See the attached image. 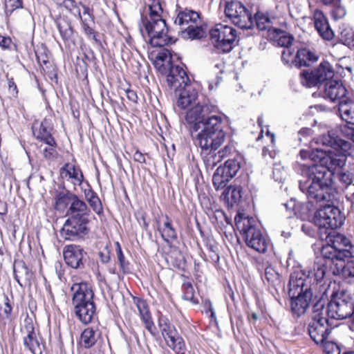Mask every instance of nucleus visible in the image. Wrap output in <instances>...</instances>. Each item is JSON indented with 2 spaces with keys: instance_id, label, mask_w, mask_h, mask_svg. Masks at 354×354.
<instances>
[{
  "instance_id": "1",
  "label": "nucleus",
  "mask_w": 354,
  "mask_h": 354,
  "mask_svg": "<svg viewBox=\"0 0 354 354\" xmlns=\"http://www.w3.org/2000/svg\"><path fill=\"white\" fill-rule=\"evenodd\" d=\"M218 107L210 104L192 107L185 115L192 132L200 131L196 139L203 151H215L224 142L226 133L223 127V118L216 115Z\"/></svg>"
},
{
  "instance_id": "2",
  "label": "nucleus",
  "mask_w": 354,
  "mask_h": 354,
  "mask_svg": "<svg viewBox=\"0 0 354 354\" xmlns=\"http://www.w3.org/2000/svg\"><path fill=\"white\" fill-rule=\"evenodd\" d=\"M332 177L325 167L313 164L302 170L299 187L312 203L330 202L335 193Z\"/></svg>"
},
{
  "instance_id": "3",
  "label": "nucleus",
  "mask_w": 354,
  "mask_h": 354,
  "mask_svg": "<svg viewBox=\"0 0 354 354\" xmlns=\"http://www.w3.org/2000/svg\"><path fill=\"white\" fill-rule=\"evenodd\" d=\"M71 290L73 292L72 304L74 306L75 315L82 323L89 324L96 310L93 290L84 282L74 283Z\"/></svg>"
},
{
  "instance_id": "4",
  "label": "nucleus",
  "mask_w": 354,
  "mask_h": 354,
  "mask_svg": "<svg viewBox=\"0 0 354 354\" xmlns=\"http://www.w3.org/2000/svg\"><path fill=\"white\" fill-rule=\"evenodd\" d=\"M324 302L318 301L313 307L308 331L310 338L317 344L324 343L333 328V324L325 314Z\"/></svg>"
},
{
  "instance_id": "5",
  "label": "nucleus",
  "mask_w": 354,
  "mask_h": 354,
  "mask_svg": "<svg viewBox=\"0 0 354 354\" xmlns=\"http://www.w3.org/2000/svg\"><path fill=\"white\" fill-rule=\"evenodd\" d=\"M324 311V314L330 319H346L354 315V301L344 291L335 292Z\"/></svg>"
},
{
  "instance_id": "6",
  "label": "nucleus",
  "mask_w": 354,
  "mask_h": 354,
  "mask_svg": "<svg viewBox=\"0 0 354 354\" xmlns=\"http://www.w3.org/2000/svg\"><path fill=\"white\" fill-rule=\"evenodd\" d=\"M253 223L252 218L236 219V227L242 234L246 245L259 252H265L267 250V241Z\"/></svg>"
},
{
  "instance_id": "7",
  "label": "nucleus",
  "mask_w": 354,
  "mask_h": 354,
  "mask_svg": "<svg viewBox=\"0 0 354 354\" xmlns=\"http://www.w3.org/2000/svg\"><path fill=\"white\" fill-rule=\"evenodd\" d=\"M142 22L150 37V44L153 47H163L174 42L167 35V25L162 15L158 17H142Z\"/></svg>"
},
{
  "instance_id": "8",
  "label": "nucleus",
  "mask_w": 354,
  "mask_h": 354,
  "mask_svg": "<svg viewBox=\"0 0 354 354\" xmlns=\"http://www.w3.org/2000/svg\"><path fill=\"white\" fill-rule=\"evenodd\" d=\"M333 249L329 246H322L321 249V257H317L314 261L313 267L307 271L308 277L311 280L314 278L315 281L318 283L322 281L324 277L329 274L333 275V267L336 260L335 257L328 255Z\"/></svg>"
},
{
  "instance_id": "9",
  "label": "nucleus",
  "mask_w": 354,
  "mask_h": 354,
  "mask_svg": "<svg viewBox=\"0 0 354 354\" xmlns=\"http://www.w3.org/2000/svg\"><path fill=\"white\" fill-rule=\"evenodd\" d=\"M225 13L235 26L241 29H250L254 25L252 13L240 1L227 2Z\"/></svg>"
},
{
  "instance_id": "10",
  "label": "nucleus",
  "mask_w": 354,
  "mask_h": 354,
  "mask_svg": "<svg viewBox=\"0 0 354 354\" xmlns=\"http://www.w3.org/2000/svg\"><path fill=\"white\" fill-rule=\"evenodd\" d=\"M212 42L214 46L223 53L230 52L234 46L236 38V31L232 27L216 24L209 31Z\"/></svg>"
},
{
  "instance_id": "11",
  "label": "nucleus",
  "mask_w": 354,
  "mask_h": 354,
  "mask_svg": "<svg viewBox=\"0 0 354 354\" xmlns=\"http://www.w3.org/2000/svg\"><path fill=\"white\" fill-rule=\"evenodd\" d=\"M344 218L339 208L327 205L317 211L315 223L319 228L334 230L343 225Z\"/></svg>"
},
{
  "instance_id": "12",
  "label": "nucleus",
  "mask_w": 354,
  "mask_h": 354,
  "mask_svg": "<svg viewBox=\"0 0 354 354\" xmlns=\"http://www.w3.org/2000/svg\"><path fill=\"white\" fill-rule=\"evenodd\" d=\"M300 76L302 84L311 87L332 80L334 71L328 62H323L314 71L310 72L304 71L301 73Z\"/></svg>"
},
{
  "instance_id": "13",
  "label": "nucleus",
  "mask_w": 354,
  "mask_h": 354,
  "mask_svg": "<svg viewBox=\"0 0 354 354\" xmlns=\"http://www.w3.org/2000/svg\"><path fill=\"white\" fill-rule=\"evenodd\" d=\"M88 222L89 218H86L68 217L60 230V234L65 240L82 239L88 232Z\"/></svg>"
},
{
  "instance_id": "14",
  "label": "nucleus",
  "mask_w": 354,
  "mask_h": 354,
  "mask_svg": "<svg viewBox=\"0 0 354 354\" xmlns=\"http://www.w3.org/2000/svg\"><path fill=\"white\" fill-rule=\"evenodd\" d=\"M332 257H335L336 262L333 267V275H342L345 278L354 277V260L350 259L354 257V248L350 251L336 252L331 250ZM331 255V253H328Z\"/></svg>"
},
{
  "instance_id": "15",
  "label": "nucleus",
  "mask_w": 354,
  "mask_h": 354,
  "mask_svg": "<svg viewBox=\"0 0 354 354\" xmlns=\"http://www.w3.org/2000/svg\"><path fill=\"white\" fill-rule=\"evenodd\" d=\"M66 263L74 269H82L84 267L87 253L78 245H66L63 252Z\"/></svg>"
},
{
  "instance_id": "16",
  "label": "nucleus",
  "mask_w": 354,
  "mask_h": 354,
  "mask_svg": "<svg viewBox=\"0 0 354 354\" xmlns=\"http://www.w3.org/2000/svg\"><path fill=\"white\" fill-rule=\"evenodd\" d=\"M310 282L311 280L304 270L291 274L288 283L289 297H295L297 293L312 291Z\"/></svg>"
},
{
  "instance_id": "17",
  "label": "nucleus",
  "mask_w": 354,
  "mask_h": 354,
  "mask_svg": "<svg viewBox=\"0 0 354 354\" xmlns=\"http://www.w3.org/2000/svg\"><path fill=\"white\" fill-rule=\"evenodd\" d=\"M168 86L176 92L189 86V79L184 69L179 66H171L167 71Z\"/></svg>"
},
{
  "instance_id": "18",
  "label": "nucleus",
  "mask_w": 354,
  "mask_h": 354,
  "mask_svg": "<svg viewBox=\"0 0 354 354\" xmlns=\"http://www.w3.org/2000/svg\"><path fill=\"white\" fill-rule=\"evenodd\" d=\"M320 165L317 166H323L327 171L333 174V171L337 168H342L345 165L346 162V156L341 152H331L324 153L321 151L320 156H317Z\"/></svg>"
},
{
  "instance_id": "19",
  "label": "nucleus",
  "mask_w": 354,
  "mask_h": 354,
  "mask_svg": "<svg viewBox=\"0 0 354 354\" xmlns=\"http://www.w3.org/2000/svg\"><path fill=\"white\" fill-rule=\"evenodd\" d=\"M347 90L341 81L329 80L324 84V97L333 102H339L346 97Z\"/></svg>"
},
{
  "instance_id": "20",
  "label": "nucleus",
  "mask_w": 354,
  "mask_h": 354,
  "mask_svg": "<svg viewBox=\"0 0 354 354\" xmlns=\"http://www.w3.org/2000/svg\"><path fill=\"white\" fill-rule=\"evenodd\" d=\"M313 292L297 293L295 297H290V307L292 313L297 316L304 314L313 299Z\"/></svg>"
},
{
  "instance_id": "21",
  "label": "nucleus",
  "mask_w": 354,
  "mask_h": 354,
  "mask_svg": "<svg viewBox=\"0 0 354 354\" xmlns=\"http://www.w3.org/2000/svg\"><path fill=\"white\" fill-rule=\"evenodd\" d=\"M13 272L15 279L21 287L30 285L33 274L24 261H15L13 265Z\"/></svg>"
},
{
  "instance_id": "22",
  "label": "nucleus",
  "mask_w": 354,
  "mask_h": 354,
  "mask_svg": "<svg viewBox=\"0 0 354 354\" xmlns=\"http://www.w3.org/2000/svg\"><path fill=\"white\" fill-rule=\"evenodd\" d=\"M314 24L319 35L325 40H331L334 32L329 26L327 18L321 11L316 10L314 13Z\"/></svg>"
},
{
  "instance_id": "23",
  "label": "nucleus",
  "mask_w": 354,
  "mask_h": 354,
  "mask_svg": "<svg viewBox=\"0 0 354 354\" xmlns=\"http://www.w3.org/2000/svg\"><path fill=\"white\" fill-rule=\"evenodd\" d=\"M91 210L84 201L80 200L76 195L71 205L69 206L66 215L68 217H77L89 218Z\"/></svg>"
},
{
  "instance_id": "24",
  "label": "nucleus",
  "mask_w": 354,
  "mask_h": 354,
  "mask_svg": "<svg viewBox=\"0 0 354 354\" xmlns=\"http://www.w3.org/2000/svg\"><path fill=\"white\" fill-rule=\"evenodd\" d=\"M157 228L166 243H171L177 239V231L173 225L171 219L167 216H165V220L162 223L158 222Z\"/></svg>"
},
{
  "instance_id": "25",
  "label": "nucleus",
  "mask_w": 354,
  "mask_h": 354,
  "mask_svg": "<svg viewBox=\"0 0 354 354\" xmlns=\"http://www.w3.org/2000/svg\"><path fill=\"white\" fill-rule=\"evenodd\" d=\"M318 60V55L314 50L308 48H301L297 51L292 63L297 67L308 66L311 63Z\"/></svg>"
},
{
  "instance_id": "26",
  "label": "nucleus",
  "mask_w": 354,
  "mask_h": 354,
  "mask_svg": "<svg viewBox=\"0 0 354 354\" xmlns=\"http://www.w3.org/2000/svg\"><path fill=\"white\" fill-rule=\"evenodd\" d=\"M317 142L335 149L346 150L349 147V143L347 141L339 138L332 131H328V133L321 136L318 138Z\"/></svg>"
},
{
  "instance_id": "27",
  "label": "nucleus",
  "mask_w": 354,
  "mask_h": 354,
  "mask_svg": "<svg viewBox=\"0 0 354 354\" xmlns=\"http://www.w3.org/2000/svg\"><path fill=\"white\" fill-rule=\"evenodd\" d=\"M32 133L37 140H40L47 145H55V140L50 133L46 120H44L38 127L35 124L33 125Z\"/></svg>"
},
{
  "instance_id": "28",
  "label": "nucleus",
  "mask_w": 354,
  "mask_h": 354,
  "mask_svg": "<svg viewBox=\"0 0 354 354\" xmlns=\"http://www.w3.org/2000/svg\"><path fill=\"white\" fill-rule=\"evenodd\" d=\"M338 111L342 120L354 125V100L348 98L340 101Z\"/></svg>"
},
{
  "instance_id": "29",
  "label": "nucleus",
  "mask_w": 354,
  "mask_h": 354,
  "mask_svg": "<svg viewBox=\"0 0 354 354\" xmlns=\"http://www.w3.org/2000/svg\"><path fill=\"white\" fill-rule=\"evenodd\" d=\"M324 246L331 247L336 252L351 251L354 249L350 240L344 234L337 233L333 236L332 244H327Z\"/></svg>"
},
{
  "instance_id": "30",
  "label": "nucleus",
  "mask_w": 354,
  "mask_h": 354,
  "mask_svg": "<svg viewBox=\"0 0 354 354\" xmlns=\"http://www.w3.org/2000/svg\"><path fill=\"white\" fill-rule=\"evenodd\" d=\"M179 92V97L177 101V104L181 109H186L192 103L195 102L197 99V93L189 86L183 88Z\"/></svg>"
},
{
  "instance_id": "31",
  "label": "nucleus",
  "mask_w": 354,
  "mask_h": 354,
  "mask_svg": "<svg viewBox=\"0 0 354 354\" xmlns=\"http://www.w3.org/2000/svg\"><path fill=\"white\" fill-rule=\"evenodd\" d=\"M199 18V14L198 12L191 10L185 9L178 13L174 23L180 26H188L190 24H196Z\"/></svg>"
},
{
  "instance_id": "32",
  "label": "nucleus",
  "mask_w": 354,
  "mask_h": 354,
  "mask_svg": "<svg viewBox=\"0 0 354 354\" xmlns=\"http://www.w3.org/2000/svg\"><path fill=\"white\" fill-rule=\"evenodd\" d=\"M232 178L223 166L218 167L212 177L214 188L217 190L224 188Z\"/></svg>"
},
{
  "instance_id": "33",
  "label": "nucleus",
  "mask_w": 354,
  "mask_h": 354,
  "mask_svg": "<svg viewBox=\"0 0 354 354\" xmlns=\"http://www.w3.org/2000/svg\"><path fill=\"white\" fill-rule=\"evenodd\" d=\"M172 65L171 56L167 49H164L157 55L154 66L160 73L167 74L168 68Z\"/></svg>"
},
{
  "instance_id": "34",
  "label": "nucleus",
  "mask_w": 354,
  "mask_h": 354,
  "mask_svg": "<svg viewBox=\"0 0 354 354\" xmlns=\"http://www.w3.org/2000/svg\"><path fill=\"white\" fill-rule=\"evenodd\" d=\"M60 174L62 178H68L75 180L79 184H81L84 176L81 170L75 165L70 163H66L60 169Z\"/></svg>"
},
{
  "instance_id": "35",
  "label": "nucleus",
  "mask_w": 354,
  "mask_h": 354,
  "mask_svg": "<svg viewBox=\"0 0 354 354\" xmlns=\"http://www.w3.org/2000/svg\"><path fill=\"white\" fill-rule=\"evenodd\" d=\"M324 5L330 8L333 17L337 20L342 19L346 15L345 7L342 5L341 0H319Z\"/></svg>"
},
{
  "instance_id": "36",
  "label": "nucleus",
  "mask_w": 354,
  "mask_h": 354,
  "mask_svg": "<svg viewBox=\"0 0 354 354\" xmlns=\"http://www.w3.org/2000/svg\"><path fill=\"white\" fill-rule=\"evenodd\" d=\"M138 310L139 311L140 317L144 322L146 328L153 333V328H154L153 323L151 320V313L146 302L143 300H138L136 304Z\"/></svg>"
},
{
  "instance_id": "37",
  "label": "nucleus",
  "mask_w": 354,
  "mask_h": 354,
  "mask_svg": "<svg viewBox=\"0 0 354 354\" xmlns=\"http://www.w3.org/2000/svg\"><path fill=\"white\" fill-rule=\"evenodd\" d=\"M75 196L70 192H59L55 198V209L58 211H64L71 205Z\"/></svg>"
},
{
  "instance_id": "38",
  "label": "nucleus",
  "mask_w": 354,
  "mask_h": 354,
  "mask_svg": "<svg viewBox=\"0 0 354 354\" xmlns=\"http://www.w3.org/2000/svg\"><path fill=\"white\" fill-rule=\"evenodd\" d=\"M100 337V333L92 328H87L84 330L81 335V344L86 348L92 347Z\"/></svg>"
},
{
  "instance_id": "39",
  "label": "nucleus",
  "mask_w": 354,
  "mask_h": 354,
  "mask_svg": "<svg viewBox=\"0 0 354 354\" xmlns=\"http://www.w3.org/2000/svg\"><path fill=\"white\" fill-rule=\"evenodd\" d=\"M206 30L201 26H198L197 24H190L187 26L183 31H182V36L186 39H201L205 36Z\"/></svg>"
},
{
  "instance_id": "40",
  "label": "nucleus",
  "mask_w": 354,
  "mask_h": 354,
  "mask_svg": "<svg viewBox=\"0 0 354 354\" xmlns=\"http://www.w3.org/2000/svg\"><path fill=\"white\" fill-rule=\"evenodd\" d=\"M165 342L167 345L176 354H185L187 348L183 339L178 333L171 338L165 340Z\"/></svg>"
},
{
  "instance_id": "41",
  "label": "nucleus",
  "mask_w": 354,
  "mask_h": 354,
  "mask_svg": "<svg viewBox=\"0 0 354 354\" xmlns=\"http://www.w3.org/2000/svg\"><path fill=\"white\" fill-rule=\"evenodd\" d=\"M274 39L279 46L284 47L285 48H289L294 41V37L283 30L280 29H273Z\"/></svg>"
},
{
  "instance_id": "42",
  "label": "nucleus",
  "mask_w": 354,
  "mask_h": 354,
  "mask_svg": "<svg viewBox=\"0 0 354 354\" xmlns=\"http://www.w3.org/2000/svg\"><path fill=\"white\" fill-rule=\"evenodd\" d=\"M158 326L161 334L165 340L171 338L178 333L176 328L172 325L167 319L160 317L158 321Z\"/></svg>"
},
{
  "instance_id": "43",
  "label": "nucleus",
  "mask_w": 354,
  "mask_h": 354,
  "mask_svg": "<svg viewBox=\"0 0 354 354\" xmlns=\"http://www.w3.org/2000/svg\"><path fill=\"white\" fill-rule=\"evenodd\" d=\"M24 345L33 354H41L42 352L35 333L24 335Z\"/></svg>"
},
{
  "instance_id": "44",
  "label": "nucleus",
  "mask_w": 354,
  "mask_h": 354,
  "mask_svg": "<svg viewBox=\"0 0 354 354\" xmlns=\"http://www.w3.org/2000/svg\"><path fill=\"white\" fill-rule=\"evenodd\" d=\"M242 187L239 185H230L223 192L228 201L232 203H238L242 198Z\"/></svg>"
},
{
  "instance_id": "45",
  "label": "nucleus",
  "mask_w": 354,
  "mask_h": 354,
  "mask_svg": "<svg viewBox=\"0 0 354 354\" xmlns=\"http://www.w3.org/2000/svg\"><path fill=\"white\" fill-rule=\"evenodd\" d=\"M256 26L260 30H270L272 21L271 19L263 12H257L254 18Z\"/></svg>"
},
{
  "instance_id": "46",
  "label": "nucleus",
  "mask_w": 354,
  "mask_h": 354,
  "mask_svg": "<svg viewBox=\"0 0 354 354\" xmlns=\"http://www.w3.org/2000/svg\"><path fill=\"white\" fill-rule=\"evenodd\" d=\"M57 28L64 40H68L73 35V28L69 21L62 19L57 22Z\"/></svg>"
},
{
  "instance_id": "47",
  "label": "nucleus",
  "mask_w": 354,
  "mask_h": 354,
  "mask_svg": "<svg viewBox=\"0 0 354 354\" xmlns=\"http://www.w3.org/2000/svg\"><path fill=\"white\" fill-rule=\"evenodd\" d=\"M21 332L24 335L34 333L35 332V320L32 317L26 315L24 320L21 323Z\"/></svg>"
},
{
  "instance_id": "48",
  "label": "nucleus",
  "mask_w": 354,
  "mask_h": 354,
  "mask_svg": "<svg viewBox=\"0 0 354 354\" xmlns=\"http://www.w3.org/2000/svg\"><path fill=\"white\" fill-rule=\"evenodd\" d=\"M171 262L174 267L180 269L183 268L185 264V260L181 252L177 249L174 250L171 254L169 256Z\"/></svg>"
},
{
  "instance_id": "49",
  "label": "nucleus",
  "mask_w": 354,
  "mask_h": 354,
  "mask_svg": "<svg viewBox=\"0 0 354 354\" xmlns=\"http://www.w3.org/2000/svg\"><path fill=\"white\" fill-rule=\"evenodd\" d=\"M147 5L149 17H158L162 15V8L160 0H147Z\"/></svg>"
},
{
  "instance_id": "50",
  "label": "nucleus",
  "mask_w": 354,
  "mask_h": 354,
  "mask_svg": "<svg viewBox=\"0 0 354 354\" xmlns=\"http://www.w3.org/2000/svg\"><path fill=\"white\" fill-rule=\"evenodd\" d=\"M184 293L183 298L185 300L191 301L193 304H198V301L194 297V290L191 282H186L183 284Z\"/></svg>"
},
{
  "instance_id": "51",
  "label": "nucleus",
  "mask_w": 354,
  "mask_h": 354,
  "mask_svg": "<svg viewBox=\"0 0 354 354\" xmlns=\"http://www.w3.org/2000/svg\"><path fill=\"white\" fill-rule=\"evenodd\" d=\"M223 167L232 177L236 176L241 167L239 162L235 159L227 160Z\"/></svg>"
},
{
  "instance_id": "52",
  "label": "nucleus",
  "mask_w": 354,
  "mask_h": 354,
  "mask_svg": "<svg viewBox=\"0 0 354 354\" xmlns=\"http://www.w3.org/2000/svg\"><path fill=\"white\" fill-rule=\"evenodd\" d=\"M57 143L53 145H48L43 149V156L48 161H53L57 159L58 153L56 150Z\"/></svg>"
},
{
  "instance_id": "53",
  "label": "nucleus",
  "mask_w": 354,
  "mask_h": 354,
  "mask_svg": "<svg viewBox=\"0 0 354 354\" xmlns=\"http://www.w3.org/2000/svg\"><path fill=\"white\" fill-rule=\"evenodd\" d=\"M116 254L117 259L120 263V268L124 273L129 272V269L128 263L125 261L124 254L122 251L121 246L118 242L116 243Z\"/></svg>"
},
{
  "instance_id": "54",
  "label": "nucleus",
  "mask_w": 354,
  "mask_h": 354,
  "mask_svg": "<svg viewBox=\"0 0 354 354\" xmlns=\"http://www.w3.org/2000/svg\"><path fill=\"white\" fill-rule=\"evenodd\" d=\"M62 5L69 12L81 18L80 10L75 0H62Z\"/></svg>"
},
{
  "instance_id": "55",
  "label": "nucleus",
  "mask_w": 354,
  "mask_h": 354,
  "mask_svg": "<svg viewBox=\"0 0 354 354\" xmlns=\"http://www.w3.org/2000/svg\"><path fill=\"white\" fill-rule=\"evenodd\" d=\"M338 177L339 182L346 187L351 185L354 179L353 174L349 171H342Z\"/></svg>"
},
{
  "instance_id": "56",
  "label": "nucleus",
  "mask_w": 354,
  "mask_h": 354,
  "mask_svg": "<svg viewBox=\"0 0 354 354\" xmlns=\"http://www.w3.org/2000/svg\"><path fill=\"white\" fill-rule=\"evenodd\" d=\"M6 14H11L15 10L23 8L22 0H5Z\"/></svg>"
},
{
  "instance_id": "57",
  "label": "nucleus",
  "mask_w": 354,
  "mask_h": 354,
  "mask_svg": "<svg viewBox=\"0 0 354 354\" xmlns=\"http://www.w3.org/2000/svg\"><path fill=\"white\" fill-rule=\"evenodd\" d=\"M341 40L348 46H354V32L344 30L341 32Z\"/></svg>"
},
{
  "instance_id": "58",
  "label": "nucleus",
  "mask_w": 354,
  "mask_h": 354,
  "mask_svg": "<svg viewBox=\"0 0 354 354\" xmlns=\"http://www.w3.org/2000/svg\"><path fill=\"white\" fill-rule=\"evenodd\" d=\"M279 273L271 266L265 269V277L269 283H274L279 280Z\"/></svg>"
},
{
  "instance_id": "59",
  "label": "nucleus",
  "mask_w": 354,
  "mask_h": 354,
  "mask_svg": "<svg viewBox=\"0 0 354 354\" xmlns=\"http://www.w3.org/2000/svg\"><path fill=\"white\" fill-rule=\"evenodd\" d=\"M321 151L317 150L310 151V150H301L299 152L300 156L302 159L309 158L314 161H319L317 156H320Z\"/></svg>"
},
{
  "instance_id": "60",
  "label": "nucleus",
  "mask_w": 354,
  "mask_h": 354,
  "mask_svg": "<svg viewBox=\"0 0 354 354\" xmlns=\"http://www.w3.org/2000/svg\"><path fill=\"white\" fill-rule=\"evenodd\" d=\"M234 149V147L232 145L228 144L225 146L223 149L218 151L216 154L212 155V156L214 158L218 156L217 161L219 162L223 159L224 157L227 156V155L230 154L232 150Z\"/></svg>"
},
{
  "instance_id": "61",
  "label": "nucleus",
  "mask_w": 354,
  "mask_h": 354,
  "mask_svg": "<svg viewBox=\"0 0 354 354\" xmlns=\"http://www.w3.org/2000/svg\"><path fill=\"white\" fill-rule=\"evenodd\" d=\"M35 54L39 63L46 64L48 62V55L46 53V48L44 46H41L40 48H38L35 51Z\"/></svg>"
},
{
  "instance_id": "62",
  "label": "nucleus",
  "mask_w": 354,
  "mask_h": 354,
  "mask_svg": "<svg viewBox=\"0 0 354 354\" xmlns=\"http://www.w3.org/2000/svg\"><path fill=\"white\" fill-rule=\"evenodd\" d=\"M90 206L92 207L93 210L98 215L102 213L103 208L102 205V203L98 196L95 198L88 202Z\"/></svg>"
},
{
  "instance_id": "63",
  "label": "nucleus",
  "mask_w": 354,
  "mask_h": 354,
  "mask_svg": "<svg viewBox=\"0 0 354 354\" xmlns=\"http://www.w3.org/2000/svg\"><path fill=\"white\" fill-rule=\"evenodd\" d=\"M294 57L293 52L289 48H285L282 52L281 59L286 64H290V63L293 64L292 60L294 59Z\"/></svg>"
},
{
  "instance_id": "64",
  "label": "nucleus",
  "mask_w": 354,
  "mask_h": 354,
  "mask_svg": "<svg viewBox=\"0 0 354 354\" xmlns=\"http://www.w3.org/2000/svg\"><path fill=\"white\" fill-rule=\"evenodd\" d=\"M342 132L346 137L354 142V128L344 127L342 129Z\"/></svg>"
}]
</instances>
